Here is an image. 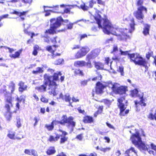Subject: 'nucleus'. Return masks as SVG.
Instances as JSON below:
<instances>
[{
  "mask_svg": "<svg viewBox=\"0 0 156 156\" xmlns=\"http://www.w3.org/2000/svg\"><path fill=\"white\" fill-rule=\"evenodd\" d=\"M90 13L91 15V19L93 20H95L98 26V28L95 27L92 28V30L94 31L98 30V28H101L105 33L108 34H111L117 36L118 40H122L127 37L128 32L131 33L134 30L135 24L133 19L130 20V29L128 30L127 29L124 30L119 28L115 25H112L107 19H102L100 14L101 12L96 9H94Z\"/></svg>",
  "mask_w": 156,
  "mask_h": 156,
  "instance_id": "obj_1",
  "label": "nucleus"
},
{
  "mask_svg": "<svg viewBox=\"0 0 156 156\" xmlns=\"http://www.w3.org/2000/svg\"><path fill=\"white\" fill-rule=\"evenodd\" d=\"M44 78L45 81L44 85L40 87H37L35 88L38 91L40 92H44L46 91L47 85L48 84L49 93L51 94H52L53 96H56L58 94L59 91L56 90L57 87L58 85L53 81H51L50 77L47 74H45L44 75Z\"/></svg>",
  "mask_w": 156,
  "mask_h": 156,
  "instance_id": "obj_2",
  "label": "nucleus"
},
{
  "mask_svg": "<svg viewBox=\"0 0 156 156\" xmlns=\"http://www.w3.org/2000/svg\"><path fill=\"white\" fill-rule=\"evenodd\" d=\"M73 118L72 117H70L67 118L66 115H63L60 121H54L51 124H46L45 127L48 131L52 130L54 128V125L60 123L63 125L66 124L68 127L73 128L75 125V122L73 121Z\"/></svg>",
  "mask_w": 156,
  "mask_h": 156,
  "instance_id": "obj_3",
  "label": "nucleus"
},
{
  "mask_svg": "<svg viewBox=\"0 0 156 156\" xmlns=\"http://www.w3.org/2000/svg\"><path fill=\"white\" fill-rule=\"evenodd\" d=\"M119 51L121 55H128L130 59L136 64L145 67V69H147V63L145 59L143 58L139 54H129L128 51H122L121 49H119Z\"/></svg>",
  "mask_w": 156,
  "mask_h": 156,
  "instance_id": "obj_4",
  "label": "nucleus"
},
{
  "mask_svg": "<svg viewBox=\"0 0 156 156\" xmlns=\"http://www.w3.org/2000/svg\"><path fill=\"white\" fill-rule=\"evenodd\" d=\"M62 21L67 23L68 22V20H63L61 17H59L56 19L55 18L51 19L50 20V28L46 30L45 32V34L47 35L48 34H53L55 33L56 32V30L60 26Z\"/></svg>",
  "mask_w": 156,
  "mask_h": 156,
  "instance_id": "obj_5",
  "label": "nucleus"
},
{
  "mask_svg": "<svg viewBox=\"0 0 156 156\" xmlns=\"http://www.w3.org/2000/svg\"><path fill=\"white\" fill-rule=\"evenodd\" d=\"M132 143L140 149L146 150L148 149L147 144L143 143L141 140L139 133L136 131V133H133L130 138Z\"/></svg>",
  "mask_w": 156,
  "mask_h": 156,
  "instance_id": "obj_6",
  "label": "nucleus"
},
{
  "mask_svg": "<svg viewBox=\"0 0 156 156\" xmlns=\"http://www.w3.org/2000/svg\"><path fill=\"white\" fill-rule=\"evenodd\" d=\"M138 91L137 89H134L131 91V94L132 97H138L140 99V101L136 100L134 101L135 104L137 108V111L140 110V106H145L146 104L145 103V100L143 98V94L142 93H140L137 95Z\"/></svg>",
  "mask_w": 156,
  "mask_h": 156,
  "instance_id": "obj_7",
  "label": "nucleus"
},
{
  "mask_svg": "<svg viewBox=\"0 0 156 156\" xmlns=\"http://www.w3.org/2000/svg\"><path fill=\"white\" fill-rule=\"evenodd\" d=\"M106 86L110 88L112 91L120 94H125L127 88L126 87H119V84L116 83H112L111 82L108 83Z\"/></svg>",
  "mask_w": 156,
  "mask_h": 156,
  "instance_id": "obj_8",
  "label": "nucleus"
},
{
  "mask_svg": "<svg viewBox=\"0 0 156 156\" xmlns=\"http://www.w3.org/2000/svg\"><path fill=\"white\" fill-rule=\"evenodd\" d=\"M12 98L10 96L8 97L6 99V104L5 108L6 109L7 112L5 114V117L7 120L9 121L11 118V113L10 112V108L12 106Z\"/></svg>",
  "mask_w": 156,
  "mask_h": 156,
  "instance_id": "obj_9",
  "label": "nucleus"
},
{
  "mask_svg": "<svg viewBox=\"0 0 156 156\" xmlns=\"http://www.w3.org/2000/svg\"><path fill=\"white\" fill-rule=\"evenodd\" d=\"M118 101L119 103L118 107L120 110V115L124 116L127 114L129 112V110H126L125 111H124L126 106V105H124V103L126 102L124 98L123 97L120 98L118 100Z\"/></svg>",
  "mask_w": 156,
  "mask_h": 156,
  "instance_id": "obj_10",
  "label": "nucleus"
},
{
  "mask_svg": "<svg viewBox=\"0 0 156 156\" xmlns=\"http://www.w3.org/2000/svg\"><path fill=\"white\" fill-rule=\"evenodd\" d=\"M147 11L146 8L143 6H140L138 7L137 10L133 13V15L137 19L141 20L143 19L144 17L142 12L144 11L145 13H147Z\"/></svg>",
  "mask_w": 156,
  "mask_h": 156,
  "instance_id": "obj_11",
  "label": "nucleus"
},
{
  "mask_svg": "<svg viewBox=\"0 0 156 156\" xmlns=\"http://www.w3.org/2000/svg\"><path fill=\"white\" fill-rule=\"evenodd\" d=\"M89 51L90 49L88 47L86 46L82 47L76 54L75 57L76 59L82 58L85 56Z\"/></svg>",
  "mask_w": 156,
  "mask_h": 156,
  "instance_id": "obj_12",
  "label": "nucleus"
},
{
  "mask_svg": "<svg viewBox=\"0 0 156 156\" xmlns=\"http://www.w3.org/2000/svg\"><path fill=\"white\" fill-rule=\"evenodd\" d=\"M100 51L98 49H96L92 51L90 53L87 55L86 58V60H90L97 57L99 54Z\"/></svg>",
  "mask_w": 156,
  "mask_h": 156,
  "instance_id": "obj_13",
  "label": "nucleus"
},
{
  "mask_svg": "<svg viewBox=\"0 0 156 156\" xmlns=\"http://www.w3.org/2000/svg\"><path fill=\"white\" fill-rule=\"evenodd\" d=\"M125 156H137V152L133 147L126 150L125 152Z\"/></svg>",
  "mask_w": 156,
  "mask_h": 156,
  "instance_id": "obj_14",
  "label": "nucleus"
},
{
  "mask_svg": "<svg viewBox=\"0 0 156 156\" xmlns=\"http://www.w3.org/2000/svg\"><path fill=\"white\" fill-rule=\"evenodd\" d=\"M58 131L62 133V134L60 135V137H61L60 139V143L61 144H63L67 141L68 140V137L66 136V135H67V133L66 132L63 131L61 129H59Z\"/></svg>",
  "mask_w": 156,
  "mask_h": 156,
  "instance_id": "obj_15",
  "label": "nucleus"
},
{
  "mask_svg": "<svg viewBox=\"0 0 156 156\" xmlns=\"http://www.w3.org/2000/svg\"><path fill=\"white\" fill-rule=\"evenodd\" d=\"M56 45H53L52 46H47L46 48V50L52 53V55L53 57H54L56 55H60V54H58L57 53H56L55 54L54 53V52L56 50Z\"/></svg>",
  "mask_w": 156,
  "mask_h": 156,
  "instance_id": "obj_16",
  "label": "nucleus"
},
{
  "mask_svg": "<svg viewBox=\"0 0 156 156\" xmlns=\"http://www.w3.org/2000/svg\"><path fill=\"white\" fill-rule=\"evenodd\" d=\"M105 86L101 83L100 82H98L97 84L96 88L95 91L97 94H100L103 92V90Z\"/></svg>",
  "mask_w": 156,
  "mask_h": 156,
  "instance_id": "obj_17",
  "label": "nucleus"
},
{
  "mask_svg": "<svg viewBox=\"0 0 156 156\" xmlns=\"http://www.w3.org/2000/svg\"><path fill=\"white\" fill-rule=\"evenodd\" d=\"M60 135L58 134H56L55 137L50 135L48 139V140L51 142L54 143L58 141Z\"/></svg>",
  "mask_w": 156,
  "mask_h": 156,
  "instance_id": "obj_18",
  "label": "nucleus"
},
{
  "mask_svg": "<svg viewBox=\"0 0 156 156\" xmlns=\"http://www.w3.org/2000/svg\"><path fill=\"white\" fill-rule=\"evenodd\" d=\"M20 87L19 89V91L22 92L24 90H27V86L24 84V83L22 82H20L19 84Z\"/></svg>",
  "mask_w": 156,
  "mask_h": 156,
  "instance_id": "obj_19",
  "label": "nucleus"
},
{
  "mask_svg": "<svg viewBox=\"0 0 156 156\" xmlns=\"http://www.w3.org/2000/svg\"><path fill=\"white\" fill-rule=\"evenodd\" d=\"M86 62L83 61H78L74 63V66L76 67L83 66H85Z\"/></svg>",
  "mask_w": 156,
  "mask_h": 156,
  "instance_id": "obj_20",
  "label": "nucleus"
},
{
  "mask_svg": "<svg viewBox=\"0 0 156 156\" xmlns=\"http://www.w3.org/2000/svg\"><path fill=\"white\" fill-rule=\"evenodd\" d=\"M61 75L62 74L60 72H57V73H55L53 76L52 81L51 80V79L52 78L51 77L49 76H48L50 77V79L51 80V81H53L54 82H55L54 81L57 80L58 79V76H61Z\"/></svg>",
  "mask_w": 156,
  "mask_h": 156,
  "instance_id": "obj_21",
  "label": "nucleus"
},
{
  "mask_svg": "<svg viewBox=\"0 0 156 156\" xmlns=\"http://www.w3.org/2000/svg\"><path fill=\"white\" fill-rule=\"evenodd\" d=\"M43 72L44 70L43 68L38 67L35 70L32 71V73L34 74H37L42 73Z\"/></svg>",
  "mask_w": 156,
  "mask_h": 156,
  "instance_id": "obj_22",
  "label": "nucleus"
},
{
  "mask_svg": "<svg viewBox=\"0 0 156 156\" xmlns=\"http://www.w3.org/2000/svg\"><path fill=\"white\" fill-rule=\"evenodd\" d=\"M56 151L54 147H50L47 150L46 153L49 155L53 154L55 153Z\"/></svg>",
  "mask_w": 156,
  "mask_h": 156,
  "instance_id": "obj_23",
  "label": "nucleus"
},
{
  "mask_svg": "<svg viewBox=\"0 0 156 156\" xmlns=\"http://www.w3.org/2000/svg\"><path fill=\"white\" fill-rule=\"evenodd\" d=\"M93 118L89 116H87L84 118L83 121L85 123H91L93 122Z\"/></svg>",
  "mask_w": 156,
  "mask_h": 156,
  "instance_id": "obj_24",
  "label": "nucleus"
},
{
  "mask_svg": "<svg viewBox=\"0 0 156 156\" xmlns=\"http://www.w3.org/2000/svg\"><path fill=\"white\" fill-rule=\"evenodd\" d=\"M150 26L147 24H146L144 25V28L143 32V34L145 35H146L149 34V29Z\"/></svg>",
  "mask_w": 156,
  "mask_h": 156,
  "instance_id": "obj_25",
  "label": "nucleus"
},
{
  "mask_svg": "<svg viewBox=\"0 0 156 156\" xmlns=\"http://www.w3.org/2000/svg\"><path fill=\"white\" fill-rule=\"evenodd\" d=\"M22 51V50L20 49L18 51L16 52L15 54L10 55V57L11 58H18L20 55Z\"/></svg>",
  "mask_w": 156,
  "mask_h": 156,
  "instance_id": "obj_26",
  "label": "nucleus"
},
{
  "mask_svg": "<svg viewBox=\"0 0 156 156\" xmlns=\"http://www.w3.org/2000/svg\"><path fill=\"white\" fill-rule=\"evenodd\" d=\"M15 136V132L13 131L9 130L8 131L7 136L9 138L12 139H14Z\"/></svg>",
  "mask_w": 156,
  "mask_h": 156,
  "instance_id": "obj_27",
  "label": "nucleus"
},
{
  "mask_svg": "<svg viewBox=\"0 0 156 156\" xmlns=\"http://www.w3.org/2000/svg\"><path fill=\"white\" fill-rule=\"evenodd\" d=\"M47 7L49 8H52V10H50V11L54 12H57V11L58 10L59 8V6L58 5H53L52 6H47Z\"/></svg>",
  "mask_w": 156,
  "mask_h": 156,
  "instance_id": "obj_28",
  "label": "nucleus"
},
{
  "mask_svg": "<svg viewBox=\"0 0 156 156\" xmlns=\"http://www.w3.org/2000/svg\"><path fill=\"white\" fill-rule=\"evenodd\" d=\"M95 66L97 69H102L103 67V65L101 62H95Z\"/></svg>",
  "mask_w": 156,
  "mask_h": 156,
  "instance_id": "obj_29",
  "label": "nucleus"
},
{
  "mask_svg": "<svg viewBox=\"0 0 156 156\" xmlns=\"http://www.w3.org/2000/svg\"><path fill=\"white\" fill-rule=\"evenodd\" d=\"M15 87V84L13 82H11L9 84V89L10 91V92L12 93L14 91ZM9 92H10V91H8Z\"/></svg>",
  "mask_w": 156,
  "mask_h": 156,
  "instance_id": "obj_30",
  "label": "nucleus"
},
{
  "mask_svg": "<svg viewBox=\"0 0 156 156\" xmlns=\"http://www.w3.org/2000/svg\"><path fill=\"white\" fill-rule=\"evenodd\" d=\"M23 27L24 28V31L25 33L28 34L29 35H30L31 33L30 32H28L27 30L29 27V25L27 23H24L23 24Z\"/></svg>",
  "mask_w": 156,
  "mask_h": 156,
  "instance_id": "obj_31",
  "label": "nucleus"
},
{
  "mask_svg": "<svg viewBox=\"0 0 156 156\" xmlns=\"http://www.w3.org/2000/svg\"><path fill=\"white\" fill-rule=\"evenodd\" d=\"M10 13L12 14H15L17 15L21 16L25 15L26 13V12H19L14 11H13L11 12Z\"/></svg>",
  "mask_w": 156,
  "mask_h": 156,
  "instance_id": "obj_32",
  "label": "nucleus"
},
{
  "mask_svg": "<svg viewBox=\"0 0 156 156\" xmlns=\"http://www.w3.org/2000/svg\"><path fill=\"white\" fill-rule=\"evenodd\" d=\"M83 21V20H78L76 21V22H74L73 23H69L67 26V28L69 29H72L73 28V25L74 24H76L78 22H79V21Z\"/></svg>",
  "mask_w": 156,
  "mask_h": 156,
  "instance_id": "obj_33",
  "label": "nucleus"
},
{
  "mask_svg": "<svg viewBox=\"0 0 156 156\" xmlns=\"http://www.w3.org/2000/svg\"><path fill=\"white\" fill-rule=\"evenodd\" d=\"M148 118L151 119H155L156 120V110L155 113L154 114L152 113H150L148 116Z\"/></svg>",
  "mask_w": 156,
  "mask_h": 156,
  "instance_id": "obj_34",
  "label": "nucleus"
},
{
  "mask_svg": "<svg viewBox=\"0 0 156 156\" xmlns=\"http://www.w3.org/2000/svg\"><path fill=\"white\" fill-rule=\"evenodd\" d=\"M111 149V148L110 147H106V148H103L102 147H100V150L104 153L109 151Z\"/></svg>",
  "mask_w": 156,
  "mask_h": 156,
  "instance_id": "obj_35",
  "label": "nucleus"
},
{
  "mask_svg": "<svg viewBox=\"0 0 156 156\" xmlns=\"http://www.w3.org/2000/svg\"><path fill=\"white\" fill-rule=\"evenodd\" d=\"M33 0H21V2L25 4H29L30 5Z\"/></svg>",
  "mask_w": 156,
  "mask_h": 156,
  "instance_id": "obj_36",
  "label": "nucleus"
},
{
  "mask_svg": "<svg viewBox=\"0 0 156 156\" xmlns=\"http://www.w3.org/2000/svg\"><path fill=\"white\" fill-rule=\"evenodd\" d=\"M64 97L65 98L64 99L66 101L70 102L71 100V98L69 95L68 94H66L65 95Z\"/></svg>",
  "mask_w": 156,
  "mask_h": 156,
  "instance_id": "obj_37",
  "label": "nucleus"
},
{
  "mask_svg": "<svg viewBox=\"0 0 156 156\" xmlns=\"http://www.w3.org/2000/svg\"><path fill=\"white\" fill-rule=\"evenodd\" d=\"M21 126L20 119L19 117H17L16 118V126L18 128H19Z\"/></svg>",
  "mask_w": 156,
  "mask_h": 156,
  "instance_id": "obj_38",
  "label": "nucleus"
},
{
  "mask_svg": "<svg viewBox=\"0 0 156 156\" xmlns=\"http://www.w3.org/2000/svg\"><path fill=\"white\" fill-rule=\"evenodd\" d=\"M74 72L76 74H78L81 76L83 75V72L79 69H75Z\"/></svg>",
  "mask_w": 156,
  "mask_h": 156,
  "instance_id": "obj_39",
  "label": "nucleus"
},
{
  "mask_svg": "<svg viewBox=\"0 0 156 156\" xmlns=\"http://www.w3.org/2000/svg\"><path fill=\"white\" fill-rule=\"evenodd\" d=\"M80 6L81 8L83 10H87L88 8V7L86 6L85 4L84 3L81 4Z\"/></svg>",
  "mask_w": 156,
  "mask_h": 156,
  "instance_id": "obj_40",
  "label": "nucleus"
},
{
  "mask_svg": "<svg viewBox=\"0 0 156 156\" xmlns=\"http://www.w3.org/2000/svg\"><path fill=\"white\" fill-rule=\"evenodd\" d=\"M63 62V59H59L56 60L55 62V64L57 65H60Z\"/></svg>",
  "mask_w": 156,
  "mask_h": 156,
  "instance_id": "obj_41",
  "label": "nucleus"
},
{
  "mask_svg": "<svg viewBox=\"0 0 156 156\" xmlns=\"http://www.w3.org/2000/svg\"><path fill=\"white\" fill-rule=\"evenodd\" d=\"M102 108H103L102 107H100L98 109V110L97 111V112L95 113L94 114V116L96 117L97 116L98 114L101 113L102 112Z\"/></svg>",
  "mask_w": 156,
  "mask_h": 156,
  "instance_id": "obj_42",
  "label": "nucleus"
},
{
  "mask_svg": "<svg viewBox=\"0 0 156 156\" xmlns=\"http://www.w3.org/2000/svg\"><path fill=\"white\" fill-rule=\"evenodd\" d=\"M118 71L121 73V74L122 75H123V67L122 66H119L118 69Z\"/></svg>",
  "mask_w": 156,
  "mask_h": 156,
  "instance_id": "obj_43",
  "label": "nucleus"
},
{
  "mask_svg": "<svg viewBox=\"0 0 156 156\" xmlns=\"http://www.w3.org/2000/svg\"><path fill=\"white\" fill-rule=\"evenodd\" d=\"M83 136L82 134H80L76 136V138L77 139L80 140H82Z\"/></svg>",
  "mask_w": 156,
  "mask_h": 156,
  "instance_id": "obj_44",
  "label": "nucleus"
},
{
  "mask_svg": "<svg viewBox=\"0 0 156 156\" xmlns=\"http://www.w3.org/2000/svg\"><path fill=\"white\" fill-rule=\"evenodd\" d=\"M31 155H32L34 156H37V151L33 149H31Z\"/></svg>",
  "mask_w": 156,
  "mask_h": 156,
  "instance_id": "obj_45",
  "label": "nucleus"
},
{
  "mask_svg": "<svg viewBox=\"0 0 156 156\" xmlns=\"http://www.w3.org/2000/svg\"><path fill=\"white\" fill-rule=\"evenodd\" d=\"M90 60H86L87 61V63H86V65L89 68H91L92 67V65Z\"/></svg>",
  "mask_w": 156,
  "mask_h": 156,
  "instance_id": "obj_46",
  "label": "nucleus"
},
{
  "mask_svg": "<svg viewBox=\"0 0 156 156\" xmlns=\"http://www.w3.org/2000/svg\"><path fill=\"white\" fill-rule=\"evenodd\" d=\"M31 149L30 150L28 149H26L25 150L24 153L26 154L30 155H31Z\"/></svg>",
  "mask_w": 156,
  "mask_h": 156,
  "instance_id": "obj_47",
  "label": "nucleus"
},
{
  "mask_svg": "<svg viewBox=\"0 0 156 156\" xmlns=\"http://www.w3.org/2000/svg\"><path fill=\"white\" fill-rule=\"evenodd\" d=\"M118 51V48L116 45H114L113 47V51L112 53Z\"/></svg>",
  "mask_w": 156,
  "mask_h": 156,
  "instance_id": "obj_48",
  "label": "nucleus"
},
{
  "mask_svg": "<svg viewBox=\"0 0 156 156\" xmlns=\"http://www.w3.org/2000/svg\"><path fill=\"white\" fill-rule=\"evenodd\" d=\"M144 0H138L137 1V5L138 6L142 5L144 2Z\"/></svg>",
  "mask_w": 156,
  "mask_h": 156,
  "instance_id": "obj_49",
  "label": "nucleus"
},
{
  "mask_svg": "<svg viewBox=\"0 0 156 156\" xmlns=\"http://www.w3.org/2000/svg\"><path fill=\"white\" fill-rule=\"evenodd\" d=\"M8 16L9 15L7 14L0 16V21H1V20L3 19L7 18L8 17Z\"/></svg>",
  "mask_w": 156,
  "mask_h": 156,
  "instance_id": "obj_50",
  "label": "nucleus"
},
{
  "mask_svg": "<svg viewBox=\"0 0 156 156\" xmlns=\"http://www.w3.org/2000/svg\"><path fill=\"white\" fill-rule=\"evenodd\" d=\"M129 16H125L123 17V20L124 21H129Z\"/></svg>",
  "mask_w": 156,
  "mask_h": 156,
  "instance_id": "obj_51",
  "label": "nucleus"
},
{
  "mask_svg": "<svg viewBox=\"0 0 156 156\" xmlns=\"http://www.w3.org/2000/svg\"><path fill=\"white\" fill-rule=\"evenodd\" d=\"M106 124L108 126V127H109V128L113 129L114 130L115 129L114 127L111 124L109 123L108 122H106Z\"/></svg>",
  "mask_w": 156,
  "mask_h": 156,
  "instance_id": "obj_52",
  "label": "nucleus"
},
{
  "mask_svg": "<svg viewBox=\"0 0 156 156\" xmlns=\"http://www.w3.org/2000/svg\"><path fill=\"white\" fill-rule=\"evenodd\" d=\"M45 7H46L45 6H44V11L46 12V13L45 14V16H49L50 14V13L49 12L50 11V10H49L48 11H47L45 9Z\"/></svg>",
  "mask_w": 156,
  "mask_h": 156,
  "instance_id": "obj_53",
  "label": "nucleus"
},
{
  "mask_svg": "<svg viewBox=\"0 0 156 156\" xmlns=\"http://www.w3.org/2000/svg\"><path fill=\"white\" fill-rule=\"evenodd\" d=\"M58 96H59L57 97V99H62L63 100L64 99V97L62 93H60Z\"/></svg>",
  "mask_w": 156,
  "mask_h": 156,
  "instance_id": "obj_54",
  "label": "nucleus"
},
{
  "mask_svg": "<svg viewBox=\"0 0 156 156\" xmlns=\"http://www.w3.org/2000/svg\"><path fill=\"white\" fill-rule=\"evenodd\" d=\"M80 48V46L78 45H74L73 47L71 48L72 50L78 49Z\"/></svg>",
  "mask_w": 156,
  "mask_h": 156,
  "instance_id": "obj_55",
  "label": "nucleus"
},
{
  "mask_svg": "<svg viewBox=\"0 0 156 156\" xmlns=\"http://www.w3.org/2000/svg\"><path fill=\"white\" fill-rule=\"evenodd\" d=\"M41 101L44 102H47L48 100L47 99L45 98L42 97L41 98Z\"/></svg>",
  "mask_w": 156,
  "mask_h": 156,
  "instance_id": "obj_56",
  "label": "nucleus"
},
{
  "mask_svg": "<svg viewBox=\"0 0 156 156\" xmlns=\"http://www.w3.org/2000/svg\"><path fill=\"white\" fill-rule=\"evenodd\" d=\"M94 2L95 3V1L94 0H93V1H92V0L89 2V6L90 7H92Z\"/></svg>",
  "mask_w": 156,
  "mask_h": 156,
  "instance_id": "obj_57",
  "label": "nucleus"
},
{
  "mask_svg": "<svg viewBox=\"0 0 156 156\" xmlns=\"http://www.w3.org/2000/svg\"><path fill=\"white\" fill-rule=\"evenodd\" d=\"M87 83V80H84L82 81L81 82V84L83 86L86 85Z\"/></svg>",
  "mask_w": 156,
  "mask_h": 156,
  "instance_id": "obj_58",
  "label": "nucleus"
},
{
  "mask_svg": "<svg viewBox=\"0 0 156 156\" xmlns=\"http://www.w3.org/2000/svg\"><path fill=\"white\" fill-rule=\"evenodd\" d=\"M104 139L107 141V142L108 143H109L110 142V139L108 137L105 136L104 137Z\"/></svg>",
  "mask_w": 156,
  "mask_h": 156,
  "instance_id": "obj_59",
  "label": "nucleus"
},
{
  "mask_svg": "<svg viewBox=\"0 0 156 156\" xmlns=\"http://www.w3.org/2000/svg\"><path fill=\"white\" fill-rule=\"evenodd\" d=\"M104 102L106 104H107L108 105H110L111 103V102L110 101L107 100H104Z\"/></svg>",
  "mask_w": 156,
  "mask_h": 156,
  "instance_id": "obj_60",
  "label": "nucleus"
},
{
  "mask_svg": "<svg viewBox=\"0 0 156 156\" xmlns=\"http://www.w3.org/2000/svg\"><path fill=\"white\" fill-rule=\"evenodd\" d=\"M77 109L79 112L80 113L83 114L84 112V110H81L80 108V107L78 108Z\"/></svg>",
  "mask_w": 156,
  "mask_h": 156,
  "instance_id": "obj_61",
  "label": "nucleus"
},
{
  "mask_svg": "<svg viewBox=\"0 0 156 156\" xmlns=\"http://www.w3.org/2000/svg\"><path fill=\"white\" fill-rule=\"evenodd\" d=\"M17 101L18 102H21L23 100V101H24V99H23V98L22 96H21L19 98H17Z\"/></svg>",
  "mask_w": 156,
  "mask_h": 156,
  "instance_id": "obj_62",
  "label": "nucleus"
},
{
  "mask_svg": "<svg viewBox=\"0 0 156 156\" xmlns=\"http://www.w3.org/2000/svg\"><path fill=\"white\" fill-rule=\"evenodd\" d=\"M115 154L117 156H119L121 155V153H120V151L118 150L116 152Z\"/></svg>",
  "mask_w": 156,
  "mask_h": 156,
  "instance_id": "obj_63",
  "label": "nucleus"
},
{
  "mask_svg": "<svg viewBox=\"0 0 156 156\" xmlns=\"http://www.w3.org/2000/svg\"><path fill=\"white\" fill-rule=\"evenodd\" d=\"M57 156H66V155L64 154L63 152H62L59 154L57 155Z\"/></svg>",
  "mask_w": 156,
  "mask_h": 156,
  "instance_id": "obj_64",
  "label": "nucleus"
}]
</instances>
